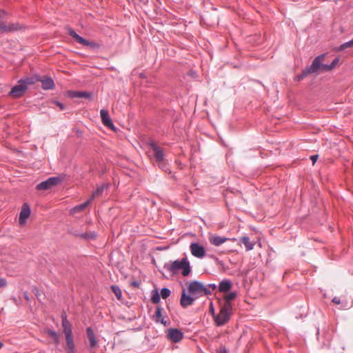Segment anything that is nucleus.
Wrapping results in <instances>:
<instances>
[{
	"label": "nucleus",
	"mask_w": 353,
	"mask_h": 353,
	"mask_svg": "<svg viewBox=\"0 0 353 353\" xmlns=\"http://www.w3.org/2000/svg\"><path fill=\"white\" fill-rule=\"evenodd\" d=\"M325 58V54H321L316 57L310 65H307L305 69L302 70L300 74H298L294 80L296 81H301L304 79L310 74L316 72L318 70L323 72H328L332 70L330 64L322 63V61Z\"/></svg>",
	"instance_id": "f257e3e1"
},
{
	"label": "nucleus",
	"mask_w": 353,
	"mask_h": 353,
	"mask_svg": "<svg viewBox=\"0 0 353 353\" xmlns=\"http://www.w3.org/2000/svg\"><path fill=\"white\" fill-rule=\"evenodd\" d=\"M163 268L172 275L177 274L179 270H181V274L183 276H188L192 272V268L187 256L181 259L165 263L163 265Z\"/></svg>",
	"instance_id": "f03ea898"
},
{
	"label": "nucleus",
	"mask_w": 353,
	"mask_h": 353,
	"mask_svg": "<svg viewBox=\"0 0 353 353\" xmlns=\"http://www.w3.org/2000/svg\"><path fill=\"white\" fill-rule=\"evenodd\" d=\"M61 318L63 332L65 338V353H75V345L72 334V325L68 321L65 312L61 313Z\"/></svg>",
	"instance_id": "7ed1b4c3"
},
{
	"label": "nucleus",
	"mask_w": 353,
	"mask_h": 353,
	"mask_svg": "<svg viewBox=\"0 0 353 353\" xmlns=\"http://www.w3.org/2000/svg\"><path fill=\"white\" fill-rule=\"evenodd\" d=\"M232 305L229 304H223L219 314L214 315V320L217 326H222L229 321L232 311Z\"/></svg>",
	"instance_id": "20e7f679"
},
{
	"label": "nucleus",
	"mask_w": 353,
	"mask_h": 353,
	"mask_svg": "<svg viewBox=\"0 0 353 353\" xmlns=\"http://www.w3.org/2000/svg\"><path fill=\"white\" fill-rule=\"evenodd\" d=\"M65 178V174H59L57 176H51L48 179L38 183L36 185L37 190H48L52 187L60 184Z\"/></svg>",
	"instance_id": "39448f33"
},
{
	"label": "nucleus",
	"mask_w": 353,
	"mask_h": 353,
	"mask_svg": "<svg viewBox=\"0 0 353 353\" xmlns=\"http://www.w3.org/2000/svg\"><path fill=\"white\" fill-rule=\"evenodd\" d=\"M67 29L68 34L71 36L72 38H74L77 43L83 46H87L89 48L94 50H97L101 48V45L99 43L84 39L83 37L78 34L75 32V30L72 28L68 27Z\"/></svg>",
	"instance_id": "423d86ee"
},
{
	"label": "nucleus",
	"mask_w": 353,
	"mask_h": 353,
	"mask_svg": "<svg viewBox=\"0 0 353 353\" xmlns=\"http://www.w3.org/2000/svg\"><path fill=\"white\" fill-rule=\"evenodd\" d=\"M27 90L28 87L26 85L25 83L19 79L17 83L11 88L8 95L13 98L18 99L23 97Z\"/></svg>",
	"instance_id": "0eeeda50"
},
{
	"label": "nucleus",
	"mask_w": 353,
	"mask_h": 353,
	"mask_svg": "<svg viewBox=\"0 0 353 353\" xmlns=\"http://www.w3.org/2000/svg\"><path fill=\"white\" fill-rule=\"evenodd\" d=\"M167 314L165 309L162 306L158 305L156 307L155 313L152 315V319L157 323H161L164 326H166L168 324V321L165 320Z\"/></svg>",
	"instance_id": "6e6552de"
},
{
	"label": "nucleus",
	"mask_w": 353,
	"mask_h": 353,
	"mask_svg": "<svg viewBox=\"0 0 353 353\" xmlns=\"http://www.w3.org/2000/svg\"><path fill=\"white\" fill-rule=\"evenodd\" d=\"M190 250L191 254L199 259H202L205 256L206 252L203 245L197 242H192L190 243Z\"/></svg>",
	"instance_id": "1a4fd4ad"
},
{
	"label": "nucleus",
	"mask_w": 353,
	"mask_h": 353,
	"mask_svg": "<svg viewBox=\"0 0 353 353\" xmlns=\"http://www.w3.org/2000/svg\"><path fill=\"white\" fill-rule=\"evenodd\" d=\"M148 145L153 151V157L157 163L163 161L164 154L162 149L154 141H150Z\"/></svg>",
	"instance_id": "9d476101"
},
{
	"label": "nucleus",
	"mask_w": 353,
	"mask_h": 353,
	"mask_svg": "<svg viewBox=\"0 0 353 353\" xmlns=\"http://www.w3.org/2000/svg\"><path fill=\"white\" fill-rule=\"evenodd\" d=\"M203 283L198 281H192L188 287V291L190 294L196 296L197 298L199 296L202 295Z\"/></svg>",
	"instance_id": "9b49d317"
},
{
	"label": "nucleus",
	"mask_w": 353,
	"mask_h": 353,
	"mask_svg": "<svg viewBox=\"0 0 353 353\" xmlns=\"http://www.w3.org/2000/svg\"><path fill=\"white\" fill-rule=\"evenodd\" d=\"M168 339L174 343H179L181 341L183 336L184 334L178 328H170L168 330L167 333Z\"/></svg>",
	"instance_id": "f8f14e48"
},
{
	"label": "nucleus",
	"mask_w": 353,
	"mask_h": 353,
	"mask_svg": "<svg viewBox=\"0 0 353 353\" xmlns=\"http://www.w3.org/2000/svg\"><path fill=\"white\" fill-rule=\"evenodd\" d=\"M100 114L103 124L109 129L116 131V128L110 117L108 111L105 109H101Z\"/></svg>",
	"instance_id": "ddd939ff"
},
{
	"label": "nucleus",
	"mask_w": 353,
	"mask_h": 353,
	"mask_svg": "<svg viewBox=\"0 0 353 353\" xmlns=\"http://www.w3.org/2000/svg\"><path fill=\"white\" fill-rule=\"evenodd\" d=\"M209 242L214 246H220L227 241H236L235 238L230 239L224 236L210 234L208 237Z\"/></svg>",
	"instance_id": "4468645a"
},
{
	"label": "nucleus",
	"mask_w": 353,
	"mask_h": 353,
	"mask_svg": "<svg viewBox=\"0 0 353 353\" xmlns=\"http://www.w3.org/2000/svg\"><path fill=\"white\" fill-rule=\"evenodd\" d=\"M23 27L19 23H12L8 25H6L3 23H0V32H13L22 29Z\"/></svg>",
	"instance_id": "2eb2a0df"
},
{
	"label": "nucleus",
	"mask_w": 353,
	"mask_h": 353,
	"mask_svg": "<svg viewBox=\"0 0 353 353\" xmlns=\"http://www.w3.org/2000/svg\"><path fill=\"white\" fill-rule=\"evenodd\" d=\"M195 298L191 296L190 294H187L185 288H183L181 299H180V304L183 308H186L188 306L193 304Z\"/></svg>",
	"instance_id": "dca6fc26"
},
{
	"label": "nucleus",
	"mask_w": 353,
	"mask_h": 353,
	"mask_svg": "<svg viewBox=\"0 0 353 353\" xmlns=\"http://www.w3.org/2000/svg\"><path fill=\"white\" fill-rule=\"evenodd\" d=\"M41 83V88L44 90H53L55 88V83L53 79L48 75L43 77L40 76V80Z\"/></svg>",
	"instance_id": "f3484780"
},
{
	"label": "nucleus",
	"mask_w": 353,
	"mask_h": 353,
	"mask_svg": "<svg viewBox=\"0 0 353 353\" xmlns=\"http://www.w3.org/2000/svg\"><path fill=\"white\" fill-rule=\"evenodd\" d=\"M68 95L72 98H85L89 100L93 98L92 92L88 91H69Z\"/></svg>",
	"instance_id": "a211bd4d"
},
{
	"label": "nucleus",
	"mask_w": 353,
	"mask_h": 353,
	"mask_svg": "<svg viewBox=\"0 0 353 353\" xmlns=\"http://www.w3.org/2000/svg\"><path fill=\"white\" fill-rule=\"evenodd\" d=\"M30 214V208L28 203H25L23 204L21 210L19 214V221L20 224H23L26 222V219L29 217Z\"/></svg>",
	"instance_id": "6ab92c4d"
},
{
	"label": "nucleus",
	"mask_w": 353,
	"mask_h": 353,
	"mask_svg": "<svg viewBox=\"0 0 353 353\" xmlns=\"http://www.w3.org/2000/svg\"><path fill=\"white\" fill-rule=\"evenodd\" d=\"M86 334H87V336L89 340V342H90L89 347L90 348L96 347L98 345V342L96 339L93 329L91 327H87Z\"/></svg>",
	"instance_id": "aec40b11"
},
{
	"label": "nucleus",
	"mask_w": 353,
	"mask_h": 353,
	"mask_svg": "<svg viewBox=\"0 0 353 353\" xmlns=\"http://www.w3.org/2000/svg\"><path fill=\"white\" fill-rule=\"evenodd\" d=\"M232 288V283L230 280L225 279L220 281L218 289L221 292H228Z\"/></svg>",
	"instance_id": "412c9836"
},
{
	"label": "nucleus",
	"mask_w": 353,
	"mask_h": 353,
	"mask_svg": "<svg viewBox=\"0 0 353 353\" xmlns=\"http://www.w3.org/2000/svg\"><path fill=\"white\" fill-rule=\"evenodd\" d=\"M23 81L26 85L28 88V85H33L40 80V76L39 74L32 75L23 79H21Z\"/></svg>",
	"instance_id": "4be33fe9"
},
{
	"label": "nucleus",
	"mask_w": 353,
	"mask_h": 353,
	"mask_svg": "<svg viewBox=\"0 0 353 353\" xmlns=\"http://www.w3.org/2000/svg\"><path fill=\"white\" fill-rule=\"evenodd\" d=\"M239 243L243 244L245 245V250L247 251L252 250L254 248V243H252L250 241V238L248 236L241 237L239 239Z\"/></svg>",
	"instance_id": "5701e85b"
},
{
	"label": "nucleus",
	"mask_w": 353,
	"mask_h": 353,
	"mask_svg": "<svg viewBox=\"0 0 353 353\" xmlns=\"http://www.w3.org/2000/svg\"><path fill=\"white\" fill-rule=\"evenodd\" d=\"M109 187L108 184H102L101 185H98L97 188L92 192V196L90 199L92 200L95 197L101 196L105 190V188H108Z\"/></svg>",
	"instance_id": "b1692460"
},
{
	"label": "nucleus",
	"mask_w": 353,
	"mask_h": 353,
	"mask_svg": "<svg viewBox=\"0 0 353 353\" xmlns=\"http://www.w3.org/2000/svg\"><path fill=\"white\" fill-rule=\"evenodd\" d=\"M46 333L52 339L56 345H59L60 339L58 333L55 330H54L53 329H48L46 331Z\"/></svg>",
	"instance_id": "393cba45"
},
{
	"label": "nucleus",
	"mask_w": 353,
	"mask_h": 353,
	"mask_svg": "<svg viewBox=\"0 0 353 353\" xmlns=\"http://www.w3.org/2000/svg\"><path fill=\"white\" fill-rule=\"evenodd\" d=\"M97 234L94 231L90 232H81L79 234V238L85 240H94L97 238Z\"/></svg>",
	"instance_id": "a878e982"
},
{
	"label": "nucleus",
	"mask_w": 353,
	"mask_h": 353,
	"mask_svg": "<svg viewBox=\"0 0 353 353\" xmlns=\"http://www.w3.org/2000/svg\"><path fill=\"white\" fill-rule=\"evenodd\" d=\"M151 301L154 304H158L161 301V295L158 290L154 289L151 292Z\"/></svg>",
	"instance_id": "bb28decb"
},
{
	"label": "nucleus",
	"mask_w": 353,
	"mask_h": 353,
	"mask_svg": "<svg viewBox=\"0 0 353 353\" xmlns=\"http://www.w3.org/2000/svg\"><path fill=\"white\" fill-rule=\"evenodd\" d=\"M236 296H237L236 292H229L224 297L225 302L223 304H229L230 305H232L231 303V301L234 300Z\"/></svg>",
	"instance_id": "cd10ccee"
},
{
	"label": "nucleus",
	"mask_w": 353,
	"mask_h": 353,
	"mask_svg": "<svg viewBox=\"0 0 353 353\" xmlns=\"http://www.w3.org/2000/svg\"><path fill=\"white\" fill-rule=\"evenodd\" d=\"M91 201H92V199H90L87 201L74 207L72 209V211L74 212H77L83 210L88 205V204L91 202Z\"/></svg>",
	"instance_id": "c85d7f7f"
},
{
	"label": "nucleus",
	"mask_w": 353,
	"mask_h": 353,
	"mask_svg": "<svg viewBox=\"0 0 353 353\" xmlns=\"http://www.w3.org/2000/svg\"><path fill=\"white\" fill-rule=\"evenodd\" d=\"M111 290L116 297L119 300L122 296V292L118 285H111Z\"/></svg>",
	"instance_id": "c756f323"
},
{
	"label": "nucleus",
	"mask_w": 353,
	"mask_h": 353,
	"mask_svg": "<svg viewBox=\"0 0 353 353\" xmlns=\"http://www.w3.org/2000/svg\"><path fill=\"white\" fill-rule=\"evenodd\" d=\"M170 294H171V290L169 288L164 287L161 289L160 295H161V297H162V299H165L168 297H169L170 296Z\"/></svg>",
	"instance_id": "7c9ffc66"
},
{
	"label": "nucleus",
	"mask_w": 353,
	"mask_h": 353,
	"mask_svg": "<svg viewBox=\"0 0 353 353\" xmlns=\"http://www.w3.org/2000/svg\"><path fill=\"white\" fill-rule=\"evenodd\" d=\"M353 46V39L342 43L337 49L339 51H343L346 48H351Z\"/></svg>",
	"instance_id": "2f4dec72"
},
{
	"label": "nucleus",
	"mask_w": 353,
	"mask_h": 353,
	"mask_svg": "<svg viewBox=\"0 0 353 353\" xmlns=\"http://www.w3.org/2000/svg\"><path fill=\"white\" fill-rule=\"evenodd\" d=\"M157 164L159 168H161L163 172H170L169 165L165 163L164 160L161 163H157Z\"/></svg>",
	"instance_id": "473e14b6"
},
{
	"label": "nucleus",
	"mask_w": 353,
	"mask_h": 353,
	"mask_svg": "<svg viewBox=\"0 0 353 353\" xmlns=\"http://www.w3.org/2000/svg\"><path fill=\"white\" fill-rule=\"evenodd\" d=\"M52 103L57 105L60 108L61 110H63L65 108L63 103H62L61 102H60L57 100L53 99L52 101Z\"/></svg>",
	"instance_id": "72a5a7b5"
},
{
	"label": "nucleus",
	"mask_w": 353,
	"mask_h": 353,
	"mask_svg": "<svg viewBox=\"0 0 353 353\" xmlns=\"http://www.w3.org/2000/svg\"><path fill=\"white\" fill-rule=\"evenodd\" d=\"M339 61V59L338 57H336L335 59H334L332 60V61L330 64V67L331 70H332L333 68H334L336 67V65L338 64Z\"/></svg>",
	"instance_id": "f704fd0d"
},
{
	"label": "nucleus",
	"mask_w": 353,
	"mask_h": 353,
	"mask_svg": "<svg viewBox=\"0 0 353 353\" xmlns=\"http://www.w3.org/2000/svg\"><path fill=\"white\" fill-rule=\"evenodd\" d=\"M202 292H203L204 294L205 295H210L212 294L211 290L208 289L207 287H205L204 285H203Z\"/></svg>",
	"instance_id": "c9c22d12"
},
{
	"label": "nucleus",
	"mask_w": 353,
	"mask_h": 353,
	"mask_svg": "<svg viewBox=\"0 0 353 353\" xmlns=\"http://www.w3.org/2000/svg\"><path fill=\"white\" fill-rule=\"evenodd\" d=\"M214 261L218 265L221 266L223 268L224 267L223 261L220 260L218 257H214Z\"/></svg>",
	"instance_id": "e433bc0d"
},
{
	"label": "nucleus",
	"mask_w": 353,
	"mask_h": 353,
	"mask_svg": "<svg viewBox=\"0 0 353 353\" xmlns=\"http://www.w3.org/2000/svg\"><path fill=\"white\" fill-rule=\"evenodd\" d=\"M7 285V281L5 278L0 277V288L5 287Z\"/></svg>",
	"instance_id": "4c0bfd02"
},
{
	"label": "nucleus",
	"mask_w": 353,
	"mask_h": 353,
	"mask_svg": "<svg viewBox=\"0 0 353 353\" xmlns=\"http://www.w3.org/2000/svg\"><path fill=\"white\" fill-rule=\"evenodd\" d=\"M318 158H319V155L318 154H314V155H312L310 157V159L312 161L313 164H314L316 162Z\"/></svg>",
	"instance_id": "58836bf2"
},
{
	"label": "nucleus",
	"mask_w": 353,
	"mask_h": 353,
	"mask_svg": "<svg viewBox=\"0 0 353 353\" xmlns=\"http://www.w3.org/2000/svg\"><path fill=\"white\" fill-rule=\"evenodd\" d=\"M210 312L212 313V314L214 316V315H216L214 313H215V310H214V305H213V303L212 302H210Z\"/></svg>",
	"instance_id": "ea45409f"
},
{
	"label": "nucleus",
	"mask_w": 353,
	"mask_h": 353,
	"mask_svg": "<svg viewBox=\"0 0 353 353\" xmlns=\"http://www.w3.org/2000/svg\"><path fill=\"white\" fill-rule=\"evenodd\" d=\"M332 302L336 303V304H340L341 303V300H340L339 298L335 296V297L333 298Z\"/></svg>",
	"instance_id": "a19ab883"
},
{
	"label": "nucleus",
	"mask_w": 353,
	"mask_h": 353,
	"mask_svg": "<svg viewBox=\"0 0 353 353\" xmlns=\"http://www.w3.org/2000/svg\"><path fill=\"white\" fill-rule=\"evenodd\" d=\"M208 287L212 290H215L217 288V285L215 283H209L208 285Z\"/></svg>",
	"instance_id": "79ce46f5"
},
{
	"label": "nucleus",
	"mask_w": 353,
	"mask_h": 353,
	"mask_svg": "<svg viewBox=\"0 0 353 353\" xmlns=\"http://www.w3.org/2000/svg\"><path fill=\"white\" fill-rule=\"evenodd\" d=\"M70 233L72 235L74 236L79 237V234H80L81 232H77V231H71V232H70Z\"/></svg>",
	"instance_id": "37998d69"
},
{
	"label": "nucleus",
	"mask_w": 353,
	"mask_h": 353,
	"mask_svg": "<svg viewBox=\"0 0 353 353\" xmlns=\"http://www.w3.org/2000/svg\"><path fill=\"white\" fill-rule=\"evenodd\" d=\"M6 13L4 11L0 12V21L3 19V18L6 17Z\"/></svg>",
	"instance_id": "c03bdc74"
},
{
	"label": "nucleus",
	"mask_w": 353,
	"mask_h": 353,
	"mask_svg": "<svg viewBox=\"0 0 353 353\" xmlns=\"http://www.w3.org/2000/svg\"><path fill=\"white\" fill-rule=\"evenodd\" d=\"M131 285L132 286H134V287H139V283L137 281H132Z\"/></svg>",
	"instance_id": "a18cd8bd"
},
{
	"label": "nucleus",
	"mask_w": 353,
	"mask_h": 353,
	"mask_svg": "<svg viewBox=\"0 0 353 353\" xmlns=\"http://www.w3.org/2000/svg\"><path fill=\"white\" fill-rule=\"evenodd\" d=\"M33 292L35 293L36 295H39V290L37 288H34Z\"/></svg>",
	"instance_id": "49530a36"
},
{
	"label": "nucleus",
	"mask_w": 353,
	"mask_h": 353,
	"mask_svg": "<svg viewBox=\"0 0 353 353\" xmlns=\"http://www.w3.org/2000/svg\"><path fill=\"white\" fill-rule=\"evenodd\" d=\"M208 256H209L210 258H211V259H214V257H216V256L215 255H214V254H209V255H208Z\"/></svg>",
	"instance_id": "de8ad7c7"
},
{
	"label": "nucleus",
	"mask_w": 353,
	"mask_h": 353,
	"mask_svg": "<svg viewBox=\"0 0 353 353\" xmlns=\"http://www.w3.org/2000/svg\"><path fill=\"white\" fill-rule=\"evenodd\" d=\"M24 297H25V299H26L27 301H28V300H29V297H28V294H27L26 293H25V294H24Z\"/></svg>",
	"instance_id": "09e8293b"
},
{
	"label": "nucleus",
	"mask_w": 353,
	"mask_h": 353,
	"mask_svg": "<svg viewBox=\"0 0 353 353\" xmlns=\"http://www.w3.org/2000/svg\"><path fill=\"white\" fill-rule=\"evenodd\" d=\"M3 344L2 342L0 341V349L3 347Z\"/></svg>",
	"instance_id": "8fccbe9b"
},
{
	"label": "nucleus",
	"mask_w": 353,
	"mask_h": 353,
	"mask_svg": "<svg viewBox=\"0 0 353 353\" xmlns=\"http://www.w3.org/2000/svg\"><path fill=\"white\" fill-rule=\"evenodd\" d=\"M140 77L143 78L145 77V75L143 74H140Z\"/></svg>",
	"instance_id": "3c124183"
},
{
	"label": "nucleus",
	"mask_w": 353,
	"mask_h": 353,
	"mask_svg": "<svg viewBox=\"0 0 353 353\" xmlns=\"http://www.w3.org/2000/svg\"><path fill=\"white\" fill-rule=\"evenodd\" d=\"M222 353H228V352H227L226 350H223Z\"/></svg>",
	"instance_id": "603ef678"
},
{
	"label": "nucleus",
	"mask_w": 353,
	"mask_h": 353,
	"mask_svg": "<svg viewBox=\"0 0 353 353\" xmlns=\"http://www.w3.org/2000/svg\"><path fill=\"white\" fill-rule=\"evenodd\" d=\"M316 334H317V335H319V329H318Z\"/></svg>",
	"instance_id": "864d4df0"
}]
</instances>
